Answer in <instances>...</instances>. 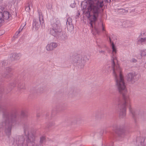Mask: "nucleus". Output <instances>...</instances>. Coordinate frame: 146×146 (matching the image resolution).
Listing matches in <instances>:
<instances>
[{"mask_svg":"<svg viewBox=\"0 0 146 146\" xmlns=\"http://www.w3.org/2000/svg\"><path fill=\"white\" fill-rule=\"evenodd\" d=\"M46 7L48 9H51L52 8V5L51 4L48 3L46 5Z\"/></svg>","mask_w":146,"mask_h":146,"instance_id":"29","label":"nucleus"},{"mask_svg":"<svg viewBox=\"0 0 146 146\" xmlns=\"http://www.w3.org/2000/svg\"><path fill=\"white\" fill-rule=\"evenodd\" d=\"M13 69L10 67H8L6 68V72H7L6 73L3 75V77L7 78H8L9 77H11V74H10V72L12 71Z\"/></svg>","mask_w":146,"mask_h":146,"instance_id":"19","label":"nucleus"},{"mask_svg":"<svg viewBox=\"0 0 146 146\" xmlns=\"http://www.w3.org/2000/svg\"><path fill=\"white\" fill-rule=\"evenodd\" d=\"M78 94V92L76 90L71 89L70 90L68 95L70 97H73L76 96Z\"/></svg>","mask_w":146,"mask_h":146,"instance_id":"20","label":"nucleus"},{"mask_svg":"<svg viewBox=\"0 0 146 146\" xmlns=\"http://www.w3.org/2000/svg\"><path fill=\"white\" fill-rule=\"evenodd\" d=\"M25 140V138L23 136V135L19 136L18 137V145H23L24 142Z\"/></svg>","mask_w":146,"mask_h":146,"instance_id":"21","label":"nucleus"},{"mask_svg":"<svg viewBox=\"0 0 146 146\" xmlns=\"http://www.w3.org/2000/svg\"><path fill=\"white\" fill-rule=\"evenodd\" d=\"M61 109L62 111H63L64 110H65V108H64L63 109H62V108H61Z\"/></svg>","mask_w":146,"mask_h":146,"instance_id":"38","label":"nucleus"},{"mask_svg":"<svg viewBox=\"0 0 146 146\" xmlns=\"http://www.w3.org/2000/svg\"><path fill=\"white\" fill-rule=\"evenodd\" d=\"M1 96H2L1 94V92H0V98H1Z\"/></svg>","mask_w":146,"mask_h":146,"instance_id":"40","label":"nucleus"},{"mask_svg":"<svg viewBox=\"0 0 146 146\" xmlns=\"http://www.w3.org/2000/svg\"><path fill=\"white\" fill-rule=\"evenodd\" d=\"M103 1H98L96 3L90 1L88 3V6L87 10H84L83 14L85 15L89 19L90 29L93 32V24L94 25V28L98 33L99 32V29L95 25V22L98 20L99 14L100 11V8L103 6Z\"/></svg>","mask_w":146,"mask_h":146,"instance_id":"2","label":"nucleus"},{"mask_svg":"<svg viewBox=\"0 0 146 146\" xmlns=\"http://www.w3.org/2000/svg\"><path fill=\"white\" fill-rule=\"evenodd\" d=\"M1 92H3L4 90L3 88V89H1Z\"/></svg>","mask_w":146,"mask_h":146,"instance_id":"41","label":"nucleus"},{"mask_svg":"<svg viewBox=\"0 0 146 146\" xmlns=\"http://www.w3.org/2000/svg\"><path fill=\"white\" fill-rule=\"evenodd\" d=\"M18 1H20L21 0H17Z\"/></svg>","mask_w":146,"mask_h":146,"instance_id":"42","label":"nucleus"},{"mask_svg":"<svg viewBox=\"0 0 146 146\" xmlns=\"http://www.w3.org/2000/svg\"><path fill=\"white\" fill-rule=\"evenodd\" d=\"M24 79L23 78H18L17 80H14L13 82H12L9 84L8 88H7V91L6 93H8L11 91L12 88L15 87L17 84V87L18 90H25L26 89V87L25 86V84L23 83V81Z\"/></svg>","mask_w":146,"mask_h":146,"instance_id":"6","label":"nucleus"},{"mask_svg":"<svg viewBox=\"0 0 146 146\" xmlns=\"http://www.w3.org/2000/svg\"><path fill=\"white\" fill-rule=\"evenodd\" d=\"M37 117H39V116L38 115H37Z\"/></svg>","mask_w":146,"mask_h":146,"instance_id":"44","label":"nucleus"},{"mask_svg":"<svg viewBox=\"0 0 146 146\" xmlns=\"http://www.w3.org/2000/svg\"><path fill=\"white\" fill-rule=\"evenodd\" d=\"M23 27H22V29L20 28L19 29V31H17L15 35H14L13 37L15 38H17L18 36V35L20 32L23 29Z\"/></svg>","mask_w":146,"mask_h":146,"instance_id":"25","label":"nucleus"},{"mask_svg":"<svg viewBox=\"0 0 146 146\" xmlns=\"http://www.w3.org/2000/svg\"><path fill=\"white\" fill-rule=\"evenodd\" d=\"M0 111L3 112V125L4 126L5 132L9 137L11 134L12 126L16 123L17 121V114L15 111H9L6 106L1 104Z\"/></svg>","mask_w":146,"mask_h":146,"instance_id":"3","label":"nucleus"},{"mask_svg":"<svg viewBox=\"0 0 146 146\" xmlns=\"http://www.w3.org/2000/svg\"><path fill=\"white\" fill-rule=\"evenodd\" d=\"M114 60L115 58L112 57L111 59V69L113 71L117 89L121 95V98H117L115 100V102L117 104V110L119 113V117L121 118L124 117L126 115V107L129 105V111L131 114L135 122H136L137 115L136 110H133L130 105V100L129 96L127 94V90L124 82L123 77L121 73L120 68L115 65Z\"/></svg>","mask_w":146,"mask_h":146,"instance_id":"1","label":"nucleus"},{"mask_svg":"<svg viewBox=\"0 0 146 146\" xmlns=\"http://www.w3.org/2000/svg\"><path fill=\"white\" fill-rule=\"evenodd\" d=\"M87 3H85V4L83 6H83V3H81V7H83V9H82V11H84V10L85 11V10H87V8H86L87 7Z\"/></svg>","mask_w":146,"mask_h":146,"instance_id":"26","label":"nucleus"},{"mask_svg":"<svg viewBox=\"0 0 146 146\" xmlns=\"http://www.w3.org/2000/svg\"><path fill=\"white\" fill-rule=\"evenodd\" d=\"M90 57L88 55H85L83 58V59H82L83 61L84 62V63H83L82 65L83 66L84 65V64L85 63V62L86 61H88L89 60V58Z\"/></svg>","mask_w":146,"mask_h":146,"instance_id":"24","label":"nucleus"},{"mask_svg":"<svg viewBox=\"0 0 146 146\" xmlns=\"http://www.w3.org/2000/svg\"><path fill=\"white\" fill-rule=\"evenodd\" d=\"M102 134L103 132V131H102Z\"/></svg>","mask_w":146,"mask_h":146,"instance_id":"43","label":"nucleus"},{"mask_svg":"<svg viewBox=\"0 0 146 146\" xmlns=\"http://www.w3.org/2000/svg\"><path fill=\"white\" fill-rule=\"evenodd\" d=\"M21 116L24 118H26L27 117V113L25 111H22L21 113Z\"/></svg>","mask_w":146,"mask_h":146,"instance_id":"27","label":"nucleus"},{"mask_svg":"<svg viewBox=\"0 0 146 146\" xmlns=\"http://www.w3.org/2000/svg\"><path fill=\"white\" fill-rule=\"evenodd\" d=\"M21 56V54L19 53L17 54L15 53H12L11 54L10 57V60L12 61L18 60L20 58Z\"/></svg>","mask_w":146,"mask_h":146,"instance_id":"13","label":"nucleus"},{"mask_svg":"<svg viewBox=\"0 0 146 146\" xmlns=\"http://www.w3.org/2000/svg\"><path fill=\"white\" fill-rule=\"evenodd\" d=\"M68 25L69 26L71 25V27H72V28L73 29V25H72V23H71L69 21H67V22H66V25H67V24H68Z\"/></svg>","mask_w":146,"mask_h":146,"instance_id":"32","label":"nucleus"},{"mask_svg":"<svg viewBox=\"0 0 146 146\" xmlns=\"http://www.w3.org/2000/svg\"><path fill=\"white\" fill-rule=\"evenodd\" d=\"M115 132L117 138L121 140L124 137L125 135V130L121 126L117 127L115 129Z\"/></svg>","mask_w":146,"mask_h":146,"instance_id":"8","label":"nucleus"},{"mask_svg":"<svg viewBox=\"0 0 146 146\" xmlns=\"http://www.w3.org/2000/svg\"><path fill=\"white\" fill-rule=\"evenodd\" d=\"M58 39L61 41H65L68 38L66 33L64 32H61L58 36Z\"/></svg>","mask_w":146,"mask_h":146,"instance_id":"14","label":"nucleus"},{"mask_svg":"<svg viewBox=\"0 0 146 146\" xmlns=\"http://www.w3.org/2000/svg\"><path fill=\"white\" fill-rule=\"evenodd\" d=\"M105 52L104 51L101 50V51H100V52L101 53H104Z\"/></svg>","mask_w":146,"mask_h":146,"instance_id":"39","label":"nucleus"},{"mask_svg":"<svg viewBox=\"0 0 146 146\" xmlns=\"http://www.w3.org/2000/svg\"><path fill=\"white\" fill-rule=\"evenodd\" d=\"M94 115L96 119H99L104 117V113L102 112L96 111L94 113Z\"/></svg>","mask_w":146,"mask_h":146,"instance_id":"15","label":"nucleus"},{"mask_svg":"<svg viewBox=\"0 0 146 146\" xmlns=\"http://www.w3.org/2000/svg\"><path fill=\"white\" fill-rule=\"evenodd\" d=\"M33 26V28L38 29L40 25H43L44 23L43 16L42 14L39 13V17L38 18L34 19Z\"/></svg>","mask_w":146,"mask_h":146,"instance_id":"7","label":"nucleus"},{"mask_svg":"<svg viewBox=\"0 0 146 146\" xmlns=\"http://www.w3.org/2000/svg\"><path fill=\"white\" fill-rule=\"evenodd\" d=\"M141 55V56L146 55V50H143L142 52Z\"/></svg>","mask_w":146,"mask_h":146,"instance_id":"30","label":"nucleus"},{"mask_svg":"<svg viewBox=\"0 0 146 146\" xmlns=\"http://www.w3.org/2000/svg\"><path fill=\"white\" fill-rule=\"evenodd\" d=\"M67 21H69L70 22L72 23V19L70 17L68 18L67 20Z\"/></svg>","mask_w":146,"mask_h":146,"instance_id":"35","label":"nucleus"},{"mask_svg":"<svg viewBox=\"0 0 146 146\" xmlns=\"http://www.w3.org/2000/svg\"><path fill=\"white\" fill-rule=\"evenodd\" d=\"M146 38V32H144L141 33V35L139 36V38Z\"/></svg>","mask_w":146,"mask_h":146,"instance_id":"28","label":"nucleus"},{"mask_svg":"<svg viewBox=\"0 0 146 146\" xmlns=\"http://www.w3.org/2000/svg\"><path fill=\"white\" fill-rule=\"evenodd\" d=\"M5 64V62L4 61H2L1 63V64H1L2 65V66H4V64Z\"/></svg>","mask_w":146,"mask_h":146,"instance_id":"37","label":"nucleus"},{"mask_svg":"<svg viewBox=\"0 0 146 146\" xmlns=\"http://www.w3.org/2000/svg\"><path fill=\"white\" fill-rule=\"evenodd\" d=\"M58 46V44L54 42H51L48 44L46 46V49L47 51H52L56 48Z\"/></svg>","mask_w":146,"mask_h":146,"instance_id":"11","label":"nucleus"},{"mask_svg":"<svg viewBox=\"0 0 146 146\" xmlns=\"http://www.w3.org/2000/svg\"><path fill=\"white\" fill-rule=\"evenodd\" d=\"M32 0H29L25 6V11L29 12L31 11L30 7H32Z\"/></svg>","mask_w":146,"mask_h":146,"instance_id":"16","label":"nucleus"},{"mask_svg":"<svg viewBox=\"0 0 146 146\" xmlns=\"http://www.w3.org/2000/svg\"><path fill=\"white\" fill-rule=\"evenodd\" d=\"M137 43L138 44L141 45L146 43V38H138Z\"/></svg>","mask_w":146,"mask_h":146,"instance_id":"22","label":"nucleus"},{"mask_svg":"<svg viewBox=\"0 0 146 146\" xmlns=\"http://www.w3.org/2000/svg\"><path fill=\"white\" fill-rule=\"evenodd\" d=\"M107 37H108L109 40L110 41V42L111 44V48L112 50V52L113 53V55H114V54H116L117 50H116V47L114 44L113 42V41L112 40V38H113L112 36H107Z\"/></svg>","mask_w":146,"mask_h":146,"instance_id":"12","label":"nucleus"},{"mask_svg":"<svg viewBox=\"0 0 146 146\" xmlns=\"http://www.w3.org/2000/svg\"><path fill=\"white\" fill-rule=\"evenodd\" d=\"M29 125L27 123L24 126V131L26 138V144L27 146H42V144L46 141L45 137L42 136L40 137L39 143H36L37 136L35 133H29Z\"/></svg>","mask_w":146,"mask_h":146,"instance_id":"4","label":"nucleus"},{"mask_svg":"<svg viewBox=\"0 0 146 146\" xmlns=\"http://www.w3.org/2000/svg\"><path fill=\"white\" fill-rule=\"evenodd\" d=\"M56 112L54 110H52L51 112V116L52 117L54 116Z\"/></svg>","mask_w":146,"mask_h":146,"instance_id":"33","label":"nucleus"},{"mask_svg":"<svg viewBox=\"0 0 146 146\" xmlns=\"http://www.w3.org/2000/svg\"><path fill=\"white\" fill-rule=\"evenodd\" d=\"M54 123L53 122H52L51 123H50L49 124H48L47 125V126L46 128H48L49 127H50L51 126H52L54 125Z\"/></svg>","mask_w":146,"mask_h":146,"instance_id":"31","label":"nucleus"},{"mask_svg":"<svg viewBox=\"0 0 146 146\" xmlns=\"http://www.w3.org/2000/svg\"><path fill=\"white\" fill-rule=\"evenodd\" d=\"M50 23L51 27L50 29V33L57 37L62 31L60 21L58 19L53 18L50 20Z\"/></svg>","mask_w":146,"mask_h":146,"instance_id":"5","label":"nucleus"},{"mask_svg":"<svg viewBox=\"0 0 146 146\" xmlns=\"http://www.w3.org/2000/svg\"><path fill=\"white\" fill-rule=\"evenodd\" d=\"M72 61L74 64H76L81 66L82 65V64H80V63L81 60L78 56L73 57L72 58Z\"/></svg>","mask_w":146,"mask_h":146,"instance_id":"17","label":"nucleus"},{"mask_svg":"<svg viewBox=\"0 0 146 146\" xmlns=\"http://www.w3.org/2000/svg\"><path fill=\"white\" fill-rule=\"evenodd\" d=\"M95 25H96L97 27L99 29V32L98 33L97 31H96L95 29L94 28V24H93L94 25V27L93 28V32L92 33L94 35H95L96 34H99L100 33V30L101 28L102 29V30L103 31H105V28L104 27L103 23L101 22H100L98 23V25H97L96 24V22H95Z\"/></svg>","mask_w":146,"mask_h":146,"instance_id":"10","label":"nucleus"},{"mask_svg":"<svg viewBox=\"0 0 146 146\" xmlns=\"http://www.w3.org/2000/svg\"><path fill=\"white\" fill-rule=\"evenodd\" d=\"M0 12L1 13L2 16L5 20L8 19L11 16V15L8 11H4Z\"/></svg>","mask_w":146,"mask_h":146,"instance_id":"18","label":"nucleus"},{"mask_svg":"<svg viewBox=\"0 0 146 146\" xmlns=\"http://www.w3.org/2000/svg\"><path fill=\"white\" fill-rule=\"evenodd\" d=\"M3 17L1 13L0 12V27L3 25L5 22V19Z\"/></svg>","mask_w":146,"mask_h":146,"instance_id":"23","label":"nucleus"},{"mask_svg":"<svg viewBox=\"0 0 146 146\" xmlns=\"http://www.w3.org/2000/svg\"><path fill=\"white\" fill-rule=\"evenodd\" d=\"M137 62V60L135 58H132L131 60V62Z\"/></svg>","mask_w":146,"mask_h":146,"instance_id":"34","label":"nucleus"},{"mask_svg":"<svg viewBox=\"0 0 146 146\" xmlns=\"http://www.w3.org/2000/svg\"><path fill=\"white\" fill-rule=\"evenodd\" d=\"M137 76V74L135 72L129 73L127 75V80L129 82L132 84H133L138 80V79L136 78Z\"/></svg>","mask_w":146,"mask_h":146,"instance_id":"9","label":"nucleus"},{"mask_svg":"<svg viewBox=\"0 0 146 146\" xmlns=\"http://www.w3.org/2000/svg\"><path fill=\"white\" fill-rule=\"evenodd\" d=\"M44 114L45 115V116L46 118L47 117V116L48 115V113L47 112H45L44 113Z\"/></svg>","mask_w":146,"mask_h":146,"instance_id":"36","label":"nucleus"}]
</instances>
